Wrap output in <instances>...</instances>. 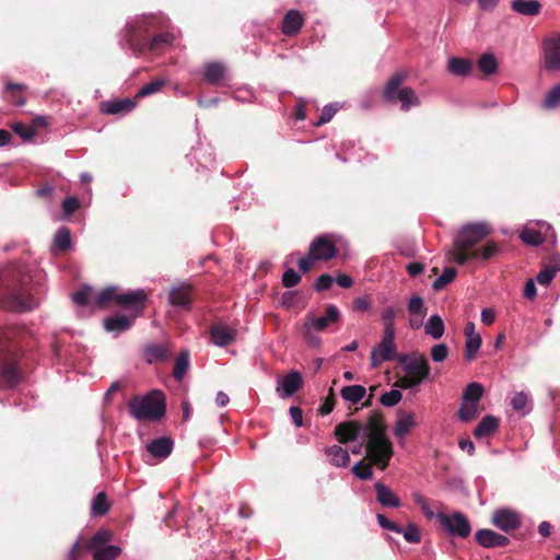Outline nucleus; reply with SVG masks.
<instances>
[{"label": "nucleus", "instance_id": "f257e3e1", "mask_svg": "<svg viewBox=\"0 0 560 560\" xmlns=\"http://www.w3.org/2000/svg\"><path fill=\"white\" fill-rule=\"evenodd\" d=\"M335 436L340 443L361 439L365 444V457L384 470L394 455L392 441L387 438L383 421L376 416H370L364 422L347 421L335 428Z\"/></svg>", "mask_w": 560, "mask_h": 560}, {"label": "nucleus", "instance_id": "f03ea898", "mask_svg": "<svg viewBox=\"0 0 560 560\" xmlns=\"http://www.w3.org/2000/svg\"><path fill=\"white\" fill-rule=\"evenodd\" d=\"M491 233V228L485 223H468L462 226L454 240V247L446 253L448 261L463 266L471 260H478V252L470 250Z\"/></svg>", "mask_w": 560, "mask_h": 560}, {"label": "nucleus", "instance_id": "7ed1b4c3", "mask_svg": "<svg viewBox=\"0 0 560 560\" xmlns=\"http://www.w3.org/2000/svg\"><path fill=\"white\" fill-rule=\"evenodd\" d=\"M397 360L401 365L402 371L406 373L405 377L397 381L396 385L410 389L419 386L430 377L429 360L421 353L412 352L410 354H399Z\"/></svg>", "mask_w": 560, "mask_h": 560}, {"label": "nucleus", "instance_id": "20e7f679", "mask_svg": "<svg viewBox=\"0 0 560 560\" xmlns=\"http://www.w3.org/2000/svg\"><path fill=\"white\" fill-rule=\"evenodd\" d=\"M128 407L130 415L138 421H159L165 416V397L160 390H152L141 397H133Z\"/></svg>", "mask_w": 560, "mask_h": 560}, {"label": "nucleus", "instance_id": "39448f33", "mask_svg": "<svg viewBox=\"0 0 560 560\" xmlns=\"http://www.w3.org/2000/svg\"><path fill=\"white\" fill-rule=\"evenodd\" d=\"M168 19L161 14H142L137 15L129 21H127L125 28L121 34L120 45L124 49H127L131 52V37L137 33L140 35H144L145 37H151L150 34L152 32L163 30L167 26Z\"/></svg>", "mask_w": 560, "mask_h": 560}, {"label": "nucleus", "instance_id": "423d86ee", "mask_svg": "<svg viewBox=\"0 0 560 560\" xmlns=\"http://www.w3.org/2000/svg\"><path fill=\"white\" fill-rule=\"evenodd\" d=\"M340 316V311L334 304L327 306L325 316L315 317L313 313H308L302 327L305 341L312 347H318L320 338L315 332L322 331L330 324L337 323Z\"/></svg>", "mask_w": 560, "mask_h": 560}, {"label": "nucleus", "instance_id": "0eeeda50", "mask_svg": "<svg viewBox=\"0 0 560 560\" xmlns=\"http://www.w3.org/2000/svg\"><path fill=\"white\" fill-rule=\"evenodd\" d=\"M404 80L405 75L400 73L393 75L384 88L383 96L388 103L400 102L401 109L408 112L412 106H419L420 100L411 88L400 86Z\"/></svg>", "mask_w": 560, "mask_h": 560}, {"label": "nucleus", "instance_id": "6e6552de", "mask_svg": "<svg viewBox=\"0 0 560 560\" xmlns=\"http://www.w3.org/2000/svg\"><path fill=\"white\" fill-rule=\"evenodd\" d=\"M131 37V54L140 55L147 50L152 52H162L170 48L175 42V34L171 32H160L159 34L145 37L144 35H132Z\"/></svg>", "mask_w": 560, "mask_h": 560}, {"label": "nucleus", "instance_id": "1a4fd4ad", "mask_svg": "<svg viewBox=\"0 0 560 560\" xmlns=\"http://www.w3.org/2000/svg\"><path fill=\"white\" fill-rule=\"evenodd\" d=\"M483 392L482 384L478 382H471L466 386L463 392L460 407L457 411L459 420L469 422L479 415V404Z\"/></svg>", "mask_w": 560, "mask_h": 560}, {"label": "nucleus", "instance_id": "9d476101", "mask_svg": "<svg viewBox=\"0 0 560 560\" xmlns=\"http://www.w3.org/2000/svg\"><path fill=\"white\" fill-rule=\"evenodd\" d=\"M396 357L395 330L384 331L378 347L371 351V366L380 368L385 361L394 360Z\"/></svg>", "mask_w": 560, "mask_h": 560}, {"label": "nucleus", "instance_id": "9b49d317", "mask_svg": "<svg viewBox=\"0 0 560 560\" xmlns=\"http://www.w3.org/2000/svg\"><path fill=\"white\" fill-rule=\"evenodd\" d=\"M441 525L452 535L460 538H467L470 535L471 526L467 517L460 513L455 512L451 515L443 513L438 514Z\"/></svg>", "mask_w": 560, "mask_h": 560}, {"label": "nucleus", "instance_id": "f8f14e48", "mask_svg": "<svg viewBox=\"0 0 560 560\" xmlns=\"http://www.w3.org/2000/svg\"><path fill=\"white\" fill-rule=\"evenodd\" d=\"M492 523L503 532L518 528L521 518L518 514L509 509H499L492 515Z\"/></svg>", "mask_w": 560, "mask_h": 560}, {"label": "nucleus", "instance_id": "ddd939ff", "mask_svg": "<svg viewBox=\"0 0 560 560\" xmlns=\"http://www.w3.org/2000/svg\"><path fill=\"white\" fill-rule=\"evenodd\" d=\"M311 256L316 260H328L336 256L335 245L325 236H317L310 245Z\"/></svg>", "mask_w": 560, "mask_h": 560}, {"label": "nucleus", "instance_id": "4468645a", "mask_svg": "<svg viewBox=\"0 0 560 560\" xmlns=\"http://www.w3.org/2000/svg\"><path fill=\"white\" fill-rule=\"evenodd\" d=\"M301 386V374L298 371H292L278 381L277 393L281 398H289L293 396Z\"/></svg>", "mask_w": 560, "mask_h": 560}, {"label": "nucleus", "instance_id": "2eb2a0df", "mask_svg": "<svg viewBox=\"0 0 560 560\" xmlns=\"http://www.w3.org/2000/svg\"><path fill=\"white\" fill-rule=\"evenodd\" d=\"M545 68L548 71L560 70V38H549L544 43Z\"/></svg>", "mask_w": 560, "mask_h": 560}, {"label": "nucleus", "instance_id": "dca6fc26", "mask_svg": "<svg viewBox=\"0 0 560 560\" xmlns=\"http://www.w3.org/2000/svg\"><path fill=\"white\" fill-rule=\"evenodd\" d=\"M174 447V442L171 438L161 436L152 440L147 444L145 448L150 456L159 459L167 458Z\"/></svg>", "mask_w": 560, "mask_h": 560}, {"label": "nucleus", "instance_id": "f3484780", "mask_svg": "<svg viewBox=\"0 0 560 560\" xmlns=\"http://www.w3.org/2000/svg\"><path fill=\"white\" fill-rule=\"evenodd\" d=\"M202 74L211 85H223L226 77V68L222 62L211 61L203 66Z\"/></svg>", "mask_w": 560, "mask_h": 560}, {"label": "nucleus", "instance_id": "a211bd4d", "mask_svg": "<svg viewBox=\"0 0 560 560\" xmlns=\"http://www.w3.org/2000/svg\"><path fill=\"white\" fill-rule=\"evenodd\" d=\"M477 542L485 548L503 547L509 544V538L491 529H479L475 534Z\"/></svg>", "mask_w": 560, "mask_h": 560}, {"label": "nucleus", "instance_id": "6ab92c4d", "mask_svg": "<svg viewBox=\"0 0 560 560\" xmlns=\"http://www.w3.org/2000/svg\"><path fill=\"white\" fill-rule=\"evenodd\" d=\"M136 107L130 98L105 101L101 103V112L107 115H126Z\"/></svg>", "mask_w": 560, "mask_h": 560}, {"label": "nucleus", "instance_id": "aec40b11", "mask_svg": "<svg viewBox=\"0 0 560 560\" xmlns=\"http://www.w3.org/2000/svg\"><path fill=\"white\" fill-rule=\"evenodd\" d=\"M236 336L235 329L224 324H217L210 329L211 341L218 347L230 345Z\"/></svg>", "mask_w": 560, "mask_h": 560}, {"label": "nucleus", "instance_id": "412c9836", "mask_svg": "<svg viewBox=\"0 0 560 560\" xmlns=\"http://www.w3.org/2000/svg\"><path fill=\"white\" fill-rule=\"evenodd\" d=\"M304 24L303 15L300 11L291 9L289 10L282 21L281 31L287 36L296 35Z\"/></svg>", "mask_w": 560, "mask_h": 560}, {"label": "nucleus", "instance_id": "4be33fe9", "mask_svg": "<svg viewBox=\"0 0 560 560\" xmlns=\"http://www.w3.org/2000/svg\"><path fill=\"white\" fill-rule=\"evenodd\" d=\"M190 285L188 284H180L178 287H174L170 291V303L173 306L182 307L184 310H188L191 304V296H190Z\"/></svg>", "mask_w": 560, "mask_h": 560}, {"label": "nucleus", "instance_id": "5701e85b", "mask_svg": "<svg viewBox=\"0 0 560 560\" xmlns=\"http://www.w3.org/2000/svg\"><path fill=\"white\" fill-rule=\"evenodd\" d=\"M376 500L384 508H399L401 505L400 499L395 492L382 482H376L375 486Z\"/></svg>", "mask_w": 560, "mask_h": 560}, {"label": "nucleus", "instance_id": "b1692460", "mask_svg": "<svg viewBox=\"0 0 560 560\" xmlns=\"http://www.w3.org/2000/svg\"><path fill=\"white\" fill-rule=\"evenodd\" d=\"M147 300V293L142 289L130 290L127 292L119 293L118 306L126 308H139L143 306V302Z\"/></svg>", "mask_w": 560, "mask_h": 560}, {"label": "nucleus", "instance_id": "393cba45", "mask_svg": "<svg viewBox=\"0 0 560 560\" xmlns=\"http://www.w3.org/2000/svg\"><path fill=\"white\" fill-rule=\"evenodd\" d=\"M560 271V255H552L549 264L545 266L536 276V281L541 285H548Z\"/></svg>", "mask_w": 560, "mask_h": 560}, {"label": "nucleus", "instance_id": "a878e982", "mask_svg": "<svg viewBox=\"0 0 560 560\" xmlns=\"http://www.w3.org/2000/svg\"><path fill=\"white\" fill-rule=\"evenodd\" d=\"M131 327V319L126 315L116 314L107 317L104 320V328L106 331L114 335H119Z\"/></svg>", "mask_w": 560, "mask_h": 560}, {"label": "nucleus", "instance_id": "bb28decb", "mask_svg": "<svg viewBox=\"0 0 560 560\" xmlns=\"http://www.w3.org/2000/svg\"><path fill=\"white\" fill-rule=\"evenodd\" d=\"M511 9L525 16H535L539 13L541 4L538 0H512Z\"/></svg>", "mask_w": 560, "mask_h": 560}, {"label": "nucleus", "instance_id": "cd10ccee", "mask_svg": "<svg viewBox=\"0 0 560 560\" xmlns=\"http://www.w3.org/2000/svg\"><path fill=\"white\" fill-rule=\"evenodd\" d=\"M498 427V418L491 415H487L480 420V422L475 428L474 435L476 439L486 438L492 434L494 431H497Z\"/></svg>", "mask_w": 560, "mask_h": 560}, {"label": "nucleus", "instance_id": "c85d7f7f", "mask_svg": "<svg viewBox=\"0 0 560 560\" xmlns=\"http://www.w3.org/2000/svg\"><path fill=\"white\" fill-rule=\"evenodd\" d=\"M25 90V85L20 83H7L3 92L5 101L10 102L15 106H23L26 103L22 92Z\"/></svg>", "mask_w": 560, "mask_h": 560}, {"label": "nucleus", "instance_id": "c756f323", "mask_svg": "<svg viewBox=\"0 0 560 560\" xmlns=\"http://www.w3.org/2000/svg\"><path fill=\"white\" fill-rule=\"evenodd\" d=\"M326 455L329 463L336 467H346L350 462L348 451L339 445H332L326 448Z\"/></svg>", "mask_w": 560, "mask_h": 560}, {"label": "nucleus", "instance_id": "7c9ffc66", "mask_svg": "<svg viewBox=\"0 0 560 560\" xmlns=\"http://www.w3.org/2000/svg\"><path fill=\"white\" fill-rule=\"evenodd\" d=\"M472 63L470 60L465 58L452 57L447 62V70L450 73L456 77H467L470 74Z\"/></svg>", "mask_w": 560, "mask_h": 560}, {"label": "nucleus", "instance_id": "2f4dec72", "mask_svg": "<svg viewBox=\"0 0 560 560\" xmlns=\"http://www.w3.org/2000/svg\"><path fill=\"white\" fill-rule=\"evenodd\" d=\"M423 328L424 332L435 340L442 338L445 332L444 322L438 314L430 316Z\"/></svg>", "mask_w": 560, "mask_h": 560}, {"label": "nucleus", "instance_id": "473e14b6", "mask_svg": "<svg viewBox=\"0 0 560 560\" xmlns=\"http://www.w3.org/2000/svg\"><path fill=\"white\" fill-rule=\"evenodd\" d=\"M119 293L120 290L117 285H109L96 294L94 304L98 307H104L109 302H115L118 305Z\"/></svg>", "mask_w": 560, "mask_h": 560}, {"label": "nucleus", "instance_id": "72a5a7b5", "mask_svg": "<svg viewBox=\"0 0 560 560\" xmlns=\"http://www.w3.org/2000/svg\"><path fill=\"white\" fill-rule=\"evenodd\" d=\"M416 420L412 412L400 417L394 427V435L398 439H404L410 430L415 427Z\"/></svg>", "mask_w": 560, "mask_h": 560}, {"label": "nucleus", "instance_id": "f704fd0d", "mask_svg": "<svg viewBox=\"0 0 560 560\" xmlns=\"http://www.w3.org/2000/svg\"><path fill=\"white\" fill-rule=\"evenodd\" d=\"M366 394V389L362 385H349L342 387L340 395L345 401L351 404L360 402Z\"/></svg>", "mask_w": 560, "mask_h": 560}, {"label": "nucleus", "instance_id": "c9c22d12", "mask_svg": "<svg viewBox=\"0 0 560 560\" xmlns=\"http://www.w3.org/2000/svg\"><path fill=\"white\" fill-rule=\"evenodd\" d=\"M190 365V355L188 350H183L175 360L173 375L175 380L180 381L187 373Z\"/></svg>", "mask_w": 560, "mask_h": 560}, {"label": "nucleus", "instance_id": "e433bc0d", "mask_svg": "<svg viewBox=\"0 0 560 560\" xmlns=\"http://www.w3.org/2000/svg\"><path fill=\"white\" fill-rule=\"evenodd\" d=\"M1 375L7 386L12 388L21 381V372L15 363H7L1 370Z\"/></svg>", "mask_w": 560, "mask_h": 560}, {"label": "nucleus", "instance_id": "4c0bfd02", "mask_svg": "<svg viewBox=\"0 0 560 560\" xmlns=\"http://www.w3.org/2000/svg\"><path fill=\"white\" fill-rule=\"evenodd\" d=\"M511 406L522 416L529 413L532 410L529 396L524 392H518L512 397Z\"/></svg>", "mask_w": 560, "mask_h": 560}, {"label": "nucleus", "instance_id": "58836bf2", "mask_svg": "<svg viewBox=\"0 0 560 560\" xmlns=\"http://www.w3.org/2000/svg\"><path fill=\"white\" fill-rule=\"evenodd\" d=\"M112 540V534L107 529L97 530L90 541L86 545V549L90 551H94L97 548L106 547L107 544Z\"/></svg>", "mask_w": 560, "mask_h": 560}, {"label": "nucleus", "instance_id": "ea45409f", "mask_svg": "<svg viewBox=\"0 0 560 560\" xmlns=\"http://www.w3.org/2000/svg\"><path fill=\"white\" fill-rule=\"evenodd\" d=\"M54 245L62 252L71 248L72 238L68 228L61 226L57 230L54 237Z\"/></svg>", "mask_w": 560, "mask_h": 560}, {"label": "nucleus", "instance_id": "a19ab883", "mask_svg": "<svg viewBox=\"0 0 560 560\" xmlns=\"http://www.w3.org/2000/svg\"><path fill=\"white\" fill-rule=\"evenodd\" d=\"M520 238L528 245L538 246L546 241V235H544L542 231H536L533 228H525L521 232Z\"/></svg>", "mask_w": 560, "mask_h": 560}, {"label": "nucleus", "instance_id": "79ce46f5", "mask_svg": "<svg viewBox=\"0 0 560 560\" xmlns=\"http://www.w3.org/2000/svg\"><path fill=\"white\" fill-rule=\"evenodd\" d=\"M478 67L486 75L494 74L498 70V61L493 54H483L478 60Z\"/></svg>", "mask_w": 560, "mask_h": 560}, {"label": "nucleus", "instance_id": "37998d69", "mask_svg": "<svg viewBox=\"0 0 560 560\" xmlns=\"http://www.w3.org/2000/svg\"><path fill=\"white\" fill-rule=\"evenodd\" d=\"M482 343V339L480 335L466 337L465 341V359L466 361L470 362L472 361Z\"/></svg>", "mask_w": 560, "mask_h": 560}, {"label": "nucleus", "instance_id": "c03bdc74", "mask_svg": "<svg viewBox=\"0 0 560 560\" xmlns=\"http://www.w3.org/2000/svg\"><path fill=\"white\" fill-rule=\"evenodd\" d=\"M92 552L94 560H115L120 555L121 549L116 545H108L106 547L97 548Z\"/></svg>", "mask_w": 560, "mask_h": 560}, {"label": "nucleus", "instance_id": "a18cd8bd", "mask_svg": "<svg viewBox=\"0 0 560 560\" xmlns=\"http://www.w3.org/2000/svg\"><path fill=\"white\" fill-rule=\"evenodd\" d=\"M456 269L452 267L444 268L442 273L433 281L432 288L435 291H440L444 289L448 283H451L456 277Z\"/></svg>", "mask_w": 560, "mask_h": 560}, {"label": "nucleus", "instance_id": "49530a36", "mask_svg": "<svg viewBox=\"0 0 560 560\" xmlns=\"http://www.w3.org/2000/svg\"><path fill=\"white\" fill-rule=\"evenodd\" d=\"M109 510V503L107 501L106 494L104 492H100L95 495L91 505V513L95 516H102L106 514Z\"/></svg>", "mask_w": 560, "mask_h": 560}, {"label": "nucleus", "instance_id": "de8ad7c7", "mask_svg": "<svg viewBox=\"0 0 560 560\" xmlns=\"http://www.w3.org/2000/svg\"><path fill=\"white\" fill-rule=\"evenodd\" d=\"M13 296L21 311H32L38 305V301L32 294L18 292L14 293Z\"/></svg>", "mask_w": 560, "mask_h": 560}, {"label": "nucleus", "instance_id": "09e8293b", "mask_svg": "<svg viewBox=\"0 0 560 560\" xmlns=\"http://www.w3.org/2000/svg\"><path fill=\"white\" fill-rule=\"evenodd\" d=\"M145 355L148 362L153 360L164 361L168 357L167 349L163 345H151L145 349Z\"/></svg>", "mask_w": 560, "mask_h": 560}, {"label": "nucleus", "instance_id": "8fccbe9b", "mask_svg": "<svg viewBox=\"0 0 560 560\" xmlns=\"http://www.w3.org/2000/svg\"><path fill=\"white\" fill-rule=\"evenodd\" d=\"M166 84V80L164 79H155L139 89L137 92V97H144L151 94L158 93L161 89Z\"/></svg>", "mask_w": 560, "mask_h": 560}, {"label": "nucleus", "instance_id": "3c124183", "mask_svg": "<svg viewBox=\"0 0 560 560\" xmlns=\"http://www.w3.org/2000/svg\"><path fill=\"white\" fill-rule=\"evenodd\" d=\"M372 465L375 464L371 460L369 463L360 460L352 467V472L361 480H369L373 476Z\"/></svg>", "mask_w": 560, "mask_h": 560}, {"label": "nucleus", "instance_id": "603ef678", "mask_svg": "<svg viewBox=\"0 0 560 560\" xmlns=\"http://www.w3.org/2000/svg\"><path fill=\"white\" fill-rule=\"evenodd\" d=\"M560 104V84L552 86L542 101V107L551 109Z\"/></svg>", "mask_w": 560, "mask_h": 560}, {"label": "nucleus", "instance_id": "864d4df0", "mask_svg": "<svg viewBox=\"0 0 560 560\" xmlns=\"http://www.w3.org/2000/svg\"><path fill=\"white\" fill-rule=\"evenodd\" d=\"M408 312L413 316L418 315L423 318L425 316L423 299L419 295L411 296L408 302Z\"/></svg>", "mask_w": 560, "mask_h": 560}, {"label": "nucleus", "instance_id": "5fc2aeb1", "mask_svg": "<svg viewBox=\"0 0 560 560\" xmlns=\"http://www.w3.org/2000/svg\"><path fill=\"white\" fill-rule=\"evenodd\" d=\"M402 399V394L398 389H390L381 396V404L385 407H394Z\"/></svg>", "mask_w": 560, "mask_h": 560}, {"label": "nucleus", "instance_id": "6e6d98bb", "mask_svg": "<svg viewBox=\"0 0 560 560\" xmlns=\"http://www.w3.org/2000/svg\"><path fill=\"white\" fill-rule=\"evenodd\" d=\"M448 348L445 343L434 345L430 350V355L433 362H444L448 357Z\"/></svg>", "mask_w": 560, "mask_h": 560}, {"label": "nucleus", "instance_id": "4d7b16f0", "mask_svg": "<svg viewBox=\"0 0 560 560\" xmlns=\"http://www.w3.org/2000/svg\"><path fill=\"white\" fill-rule=\"evenodd\" d=\"M399 534H402L404 538L411 544H418L421 540L420 530L413 523L408 524Z\"/></svg>", "mask_w": 560, "mask_h": 560}, {"label": "nucleus", "instance_id": "13d9d810", "mask_svg": "<svg viewBox=\"0 0 560 560\" xmlns=\"http://www.w3.org/2000/svg\"><path fill=\"white\" fill-rule=\"evenodd\" d=\"M92 293L93 289L91 287L85 285L81 290L72 294V301L80 306L86 305L90 303Z\"/></svg>", "mask_w": 560, "mask_h": 560}, {"label": "nucleus", "instance_id": "bf43d9fd", "mask_svg": "<svg viewBox=\"0 0 560 560\" xmlns=\"http://www.w3.org/2000/svg\"><path fill=\"white\" fill-rule=\"evenodd\" d=\"M61 206H62L63 218H68L79 209L80 201L77 197L71 196V197L65 198Z\"/></svg>", "mask_w": 560, "mask_h": 560}, {"label": "nucleus", "instance_id": "052dcab7", "mask_svg": "<svg viewBox=\"0 0 560 560\" xmlns=\"http://www.w3.org/2000/svg\"><path fill=\"white\" fill-rule=\"evenodd\" d=\"M474 252H478V254H479L478 259L487 260L498 254L499 247L495 243L490 242L487 245H485L478 249H474Z\"/></svg>", "mask_w": 560, "mask_h": 560}, {"label": "nucleus", "instance_id": "680f3d73", "mask_svg": "<svg viewBox=\"0 0 560 560\" xmlns=\"http://www.w3.org/2000/svg\"><path fill=\"white\" fill-rule=\"evenodd\" d=\"M301 280V276L292 268L287 269L282 275V284L285 288L295 287Z\"/></svg>", "mask_w": 560, "mask_h": 560}, {"label": "nucleus", "instance_id": "e2e57ef3", "mask_svg": "<svg viewBox=\"0 0 560 560\" xmlns=\"http://www.w3.org/2000/svg\"><path fill=\"white\" fill-rule=\"evenodd\" d=\"M337 112V107H335V105L332 104H328L326 106H324V108L322 109V113L318 117V120L315 122V126H322L324 124H327L329 122L332 117L335 116Z\"/></svg>", "mask_w": 560, "mask_h": 560}, {"label": "nucleus", "instance_id": "0e129e2a", "mask_svg": "<svg viewBox=\"0 0 560 560\" xmlns=\"http://www.w3.org/2000/svg\"><path fill=\"white\" fill-rule=\"evenodd\" d=\"M376 520H377V523L378 525L383 528V529H387V530H390V532H394V533H400L402 532V527H400L397 523L388 520L385 515L383 514H377L376 515Z\"/></svg>", "mask_w": 560, "mask_h": 560}, {"label": "nucleus", "instance_id": "69168bd1", "mask_svg": "<svg viewBox=\"0 0 560 560\" xmlns=\"http://www.w3.org/2000/svg\"><path fill=\"white\" fill-rule=\"evenodd\" d=\"M395 318H396V311H395L394 307H392V306L386 307L382 312V319H383L384 325H385L384 331H388V329L395 330L394 329V320H395Z\"/></svg>", "mask_w": 560, "mask_h": 560}, {"label": "nucleus", "instance_id": "338daca9", "mask_svg": "<svg viewBox=\"0 0 560 560\" xmlns=\"http://www.w3.org/2000/svg\"><path fill=\"white\" fill-rule=\"evenodd\" d=\"M12 130L23 140H31L34 137V130L23 122H16L12 126Z\"/></svg>", "mask_w": 560, "mask_h": 560}, {"label": "nucleus", "instance_id": "774afa93", "mask_svg": "<svg viewBox=\"0 0 560 560\" xmlns=\"http://www.w3.org/2000/svg\"><path fill=\"white\" fill-rule=\"evenodd\" d=\"M334 278L327 273H323L320 275L316 282H315V289L317 291H324V290H328L331 284L334 283Z\"/></svg>", "mask_w": 560, "mask_h": 560}]
</instances>
